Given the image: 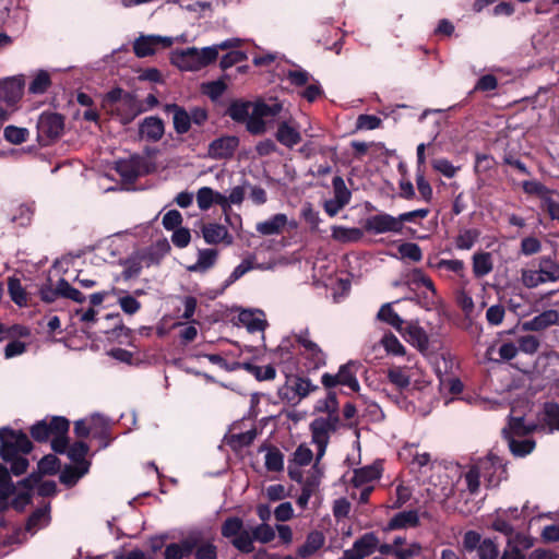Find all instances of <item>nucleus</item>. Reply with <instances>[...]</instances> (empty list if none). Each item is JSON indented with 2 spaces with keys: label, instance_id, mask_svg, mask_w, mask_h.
I'll return each mask as SVG.
<instances>
[{
  "label": "nucleus",
  "instance_id": "nucleus-3",
  "mask_svg": "<svg viewBox=\"0 0 559 559\" xmlns=\"http://www.w3.org/2000/svg\"><path fill=\"white\" fill-rule=\"evenodd\" d=\"M319 385L313 384L311 380L301 374H287L285 383L278 389V397L293 406L297 405L309 394L317 392Z\"/></svg>",
  "mask_w": 559,
  "mask_h": 559
},
{
  "label": "nucleus",
  "instance_id": "nucleus-22",
  "mask_svg": "<svg viewBox=\"0 0 559 559\" xmlns=\"http://www.w3.org/2000/svg\"><path fill=\"white\" fill-rule=\"evenodd\" d=\"M325 544V536L321 531L314 530L308 533L305 543L298 547L297 556L307 559L319 551Z\"/></svg>",
  "mask_w": 559,
  "mask_h": 559
},
{
  "label": "nucleus",
  "instance_id": "nucleus-39",
  "mask_svg": "<svg viewBox=\"0 0 559 559\" xmlns=\"http://www.w3.org/2000/svg\"><path fill=\"white\" fill-rule=\"evenodd\" d=\"M8 292L11 300L19 307L27 306V293L21 284L20 278L11 276L8 278Z\"/></svg>",
  "mask_w": 559,
  "mask_h": 559
},
{
  "label": "nucleus",
  "instance_id": "nucleus-32",
  "mask_svg": "<svg viewBox=\"0 0 559 559\" xmlns=\"http://www.w3.org/2000/svg\"><path fill=\"white\" fill-rule=\"evenodd\" d=\"M479 461L490 462V464H486V468H483L481 476L487 479L490 485H497L500 480L499 478H495L497 471L502 469V472H506L503 460L497 454L489 453L486 457L480 459Z\"/></svg>",
  "mask_w": 559,
  "mask_h": 559
},
{
  "label": "nucleus",
  "instance_id": "nucleus-46",
  "mask_svg": "<svg viewBox=\"0 0 559 559\" xmlns=\"http://www.w3.org/2000/svg\"><path fill=\"white\" fill-rule=\"evenodd\" d=\"M251 546H254V542L267 544L275 538V531L267 523H261L252 527L250 532Z\"/></svg>",
  "mask_w": 559,
  "mask_h": 559
},
{
  "label": "nucleus",
  "instance_id": "nucleus-16",
  "mask_svg": "<svg viewBox=\"0 0 559 559\" xmlns=\"http://www.w3.org/2000/svg\"><path fill=\"white\" fill-rule=\"evenodd\" d=\"M165 133L164 121L157 116L144 118L139 124V134L148 142L159 141Z\"/></svg>",
  "mask_w": 559,
  "mask_h": 559
},
{
  "label": "nucleus",
  "instance_id": "nucleus-34",
  "mask_svg": "<svg viewBox=\"0 0 559 559\" xmlns=\"http://www.w3.org/2000/svg\"><path fill=\"white\" fill-rule=\"evenodd\" d=\"M493 269L489 252H477L473 255V273L476 278L484 277Z\"/></svg>",
  "mask_w": 559,
  "mask_h": 559
},
{
  "label": "nucleus",
  "instance_id": "nucleus-61",
  "mask_svg": "<svg viewBox=\"0 0 559 559\" xmlns=\"http://www.w3.org/2000/svg\"><path fill=\"white\" fill-rule=\"evenodd\" d=\"M25 454L15 455L12 460L4 461L10 463V475L21 476L27 472L29 461L24 456Z\"/></svg>",
  "mask_w": 559,
  "mask_h": 559
},
{
  "label": "nucleus",
  "instance_id": "nucleus-60",
  "mask_svg": "<svg viewBox=\"0 0 559 559\" xmlns=\"http://www.w3.org/2000/svg\"><path fill=\"white\" fill-rule=\"evenodd\" d=\"M428 265L430 267H435L437 270H448L450 272H453L457 275H462L463 271H464V262L462 260H457V259H454V260H445V259H441L439 260L436 264H432L430 261L428 262Z\"/></svg>",
  "mask_w": 559,
  "mask_h": 559
},
{
  "label": "nucleus",
  "instance_id": "nucleus-37",
  "mask_svg": "<svg viewBox=\"0 0 559 559\" xmlns=\"http://www.w3.org/2000/svg\"><path fill=\"white\" fill-rule=\"evenodd\" d=\"M238 366L252 374L258 381L273 380L276 377V370L272 365L261 367L252 362H240Z\"/></svg>",
  "mask_w": 559,
  "mask_h": 559
},
{
  "label": "nucleus",
  "instance_id": "nucleus-33",
  "mask_svg": "<svg viewBox=\"0 0 559 559\" xmlns=\"http://www.w3.org/2000/svg\"><path fill=\"white\" fill-rule=\"evenodd\" d=\"M486 464H490L489 461H478L476 464L472 465L469 469L465 473V481L467 485L468 491L474 495L477 493L480 486V477L483 468H486Z\"/></svg>",
  "mask_w": 559,
  "mask_h": 559
},
{
  "label": "nucleus",
  "instance_id": "nucleus-42",
  "mask_svg": "<svg viewBox=\"0 0 559 559\" xmlns=\"http://www.w3.org/2000/svg\"><path fill=\"white\" fill-rule=\"evenodd\" d=\"M537 428L536 424L526 425L524 421V417H510L509 426L507 432L510 433L511 437H524L532 432H534Z\"/></svg>",
  "mask_w": 559,
  "mask_h": 559
},
{
  "label": "nucleus",
  "instance_id": "nucleus-52",
  "mask_svg": "<svg viewBox=\"0 0 559 559\" xmlns=\"http://www.w3.org/2000/svg\"><path fill=\"white\" fill-rule=\"evenodd\" d=\"M319 486V480L316 476H309L302 484L301 493L297 498V504L300 508H306L308 506L309 499L313 495L314 490Z\"/></svg>",
  "mask_w": 559,
  "mask_h": 559
},
{
  "label": "nucleus",
  "instance_id": "nucleus-54",
  "mask_svg": "<svg viewBox=\"0 0 559 559\" xmlns=\"http://www.w3.org/2000/svg\"><path fill=\"white\" fill-rule=\"evenodd\" d=\"M507 545L511 548H515L519 551L523 552L524 550L530 549L534 545V540L531 536L525 535L522 532H515L508 538Z\"/></svg>",
  "mask_w": 559,
  "mask_h": 559
},
{
  "label": "nucleus",
  "instance_id": "nucleus-30",
  "mask_svg": "<svg viewBox=\"0 0 559 559\" xmlns=\"http://www.w3.org/2000/svg\"><path fill=\"white\" fill-rule=\"evenodd\" d=\"M405 338L408 343L416 346L420 352L428 349V335L419 325L408 324L405 330Z\"/></svg>",
  "mask_w": 559,
  "mask_h": 559
},
{
  "label": "nucleus",
  "instance_id": "nucleus-51",
  "mask_svg": "<svg viewBox=\"0 0 559 559\" xmlns=\"http://www.w3.org/2000/svg\"><path fill=\"white\" fill-rule=\"evenodd\" d=\"M60 460L55 454H47L39 460L37 471L41 476L56 475L60 468Z\"/></svg>",
  "mask_w": 559,
  "mask_h": 559
},
{
  "label": "nucleus",
  "instance_id": "nucleus-17",
  "mask_svg": "<svg viewBox=\"0 0 559 559\" xmlns=\"http://www.w3.org/2000/svg\"><path fill=\"white\" fill-rule=\"evenodd\" d=\"M171 62L185 71H197L202 69L199 58V49L195 47L178 50L173 53Z\"/></svg>",
  "mask_w": 559,
  "mask_h": 559
},
{
  "label": "nucleus",
  "instance_id": "nucleus-50",
  "mask_svg": "<svg viewBox=\"0 0 559 559\" xmlns=\"http://www.w3.org/2000/svg\"><path fill=\"white\" fill-rule=\"evenodd\" d=\"M336 409H340L336 391L326 392V396L324 399L318 400L314 404L316 413L329 414Z\"/></svg>",
  "mask_w": 559,
  "mask_h": 559
},
{
  "label": "nucleus",
  "instance_id": "nucleus-1",
  "mask_svg": "<svg viewBox=\"0 0 559 559\" xmlns=\"http://www.w3.org/2000/svg\"><path fill=\"white\" fill-rule=\"evenodd\" d=\"M34 444L22 429L9 426L0 428V457L2 461L12 460L19 454H29ZM16 485L10 476L9 468L0 463V513L8 510V499L15 493Z\"/></svg>",
  "mask_w": 559,
  "mask_h": 559
},
{
  "label": "nucleus",
  "instance_id": "nucleus-27",
  "mask_svg": "<svg viewBox=\"0 0 559 559\" xmlns=\"http://www.w3.org/2000/svg\"><path fill=\"white\" fill-rule=\"evenodd\" d=\"M382 476V468L378 464H372L354 469L352 484L354 487H361L370 481L380 479Z\"/></svg>",
  "mask_w": 559,
  "mask_h": 559
},
{
  "label": "nucleus",
  "instance_id": "nucleus-40",
  "mask_svg": "<svg viewBox=\"0 0 559 559\" xmlns=\"http://www.w3.org/2000/svg\"><path fill=\"white\" fill-rule=\"evenodd\" d=\"M480 230L477 228H465L460 230L455 237V247L460 250H469L478 241Z\"/></svg>",
  "mask_w": 559,
  "mask_h": 559
},
{
  "label": "nucleus",
  "instance_id": "nucleus-11",
  "mask_svg": "<svg viewBox=\"0 0 559 559\" xmlns=\"http://www.w3.org/2000/svg\"><path fill=\"white\" fill-rule=\"evenodd\" d=\"M364 230L374 235L385 233L401 234L397 217L384 212L367 217L364 223Z\"/></svg>",
  "mask_w": 559,
  "mask_h": 559
},
{
  "label": "nucleus",
  "instance_id": "nucleus-18",
  "mask_svg": "<svg viewBox=\"0 0 559 559\" xmlns=\"http://www.w3.org/2000/svg\"><path fill=\"white\" fill-rule=\"evenodd\" d=\"M116 110L117 115L120 117L121 123L128 124L132 122L136 116L145 111V108L133 94L127 93L123 98V104Z\"/></svg>",
  "mask_w": 559,
  "mask_h": 559
},
{
  "label": "nucleus",
  "instance_id": "nucleus-35",
  "mask_svg": "<svg viewBox=\"0 0 559 559\" xmlns=\"http://www.w3.org/2000/svg\"><path fill=\"white\" fill-rule=\"evenodd\" d=\"M218 257L216 249H200L198 252V261L194 265L188 267L191 272L206 271L214 266Z\"/></svg>",
  "mask_w": 559,
  "mask_h": 559
},
{
  "label": "nucleus",
  "instance_id": "nucleus-21",
  "mask_svg": "<svg viewBox=\"0 0 559 559\" xmlns=\"http://www.w3.org/2000/svg\"><path fill=\"white\" fill-rule=\"evenodd\" d=\"M24 83L17 78H9L0 83V99L9 105L16 104L23 93Z\"/></svg>",
  "mask_w": 559,
  "mask_h": 559
},
{
  "label": "nucleus",
  "instance_id": "nucleus-25",
  "mask_svg": "<svg viewBox=\"0 0 559 559\" xmlns=\"http://www.w3.org/2000/svg\"><path fill=\"white\" fill-rule=\"evenodd\" d=\"M287 224V215L277 213L264 222H259L255 230L263 236L278 235Z\"/></svg>",
  "mask_w": 559,
  "mask_h": 559
},
{
  "label": "nucleus",
  "instance_id": "nucleus-12",
  "mask_svg": "<svg viewBox=\"0 0 559 559\" xmlns=\"http://www.w3.org/2000/svg\"><path fill=\"white\" fill-rule=\"evenodd\" d=\"M239 146V138L236 135H223L209 144L207 155L212 159H230Z\"/></svg>",
  "mask_w": 559,
  "mask_h": 559
},
{
  "label": "nucleus",
  "instance_id": "nucleus-2",
  "mask_svg": "<svg viewBox=\"0 0 559 559\" xmlns=\"http://www.w3.org/2000/svg\"><path fill=\"white\" fill-rule=\"evenodd\" d=\"M283 110V104L277 98L257 99L255 102L236 99L230 103L226 115L237 123H246L247 131L252 135L266 132L267 117H276Z\"/></svg>",
  "mask_w": 559,
  "mask_h": 559
},
{
  "label": "nucleus",
  "instance_id": "nucleus-31",
  "mask_svg": "<svg viewBox=\"0 0 559 559\" xmlns=\"http://www.w3.org/2000/svg\"><path fill=\"white\" fill-rule=\"evenodd\" d=\"M364 228L333 226L332 237L343 243L358 242L364 237Z\"/></svg>",
  "mask_w": 559,
  "mask_h": 559
},
{
  "label": "nucleus",
  "instance_id": "nucleus-14",
  "mask_svg": "<svg viewBox=\"0 0 559 559\" xmlns=\"http://www.w3.org/2000/svg\"><path fill=\"white\" fill-rule=\"evenodd\" d=\"M91 435L94 439L98 440V450H104L109 447L114 440L109 419L99 414L92 415Z\"/></svg>",
  "mask_w": 559,
  "mask_h": 559
},
{
  "label": "nucleus",
  "instance_id": "nucleus-63",
  "mask_svg": "<svg viewBox=\"0 0 559 559\" xmlns=\"http://www.w3.org/2000/svg\"><path fill=\"white\" fill-rule=\"evenodd\" d=\"M257 437V430L250 429L245 432L233 435L230 438L231 447L234 448H246L253 443Z\"/></svg>",
  "mask_w": 559,
  "mask_h": 559
},
{
  "label": "nucleus",
  "instance_id": "nucleus-59",
  "mask_svg": "<svg viewBox=\"0 0 559 559\" xmlns=\"http://www.w3.org/2000/svg\"><path fill=\"white\" fill-rule=\"evenodd\" d=\"M522 188H523V191L526 194L536 195L540 200L546 194H551L552 193V191L549 188H547L545 185H543L542 182H539L537 180H526V181H523Z\"/></svg>",
  "mask_w": 559,
  "mask_h": 559
},
{
  "label": "nucleus",
  "instance_id": "nucleus-20",
  "mask_svg": "<svg viewBox=\"0 0 559 559\" xmlns=\"http://www.w3.org/2000/svg\"><path fill=\"white\" fill-rule=\"evenodd\" d=\"M559 324V312L554 309L545 310L530 321L522 324L523 331H543L551 325Z\"/></svg>",
  "mask_w": 559,
  "mask_h": 559
},
{
  "label": "nucleus",
  "instance_id": "nucleus-53",
  "mask_svg": "<svg viewBox=\"0 0 559 559\" xmlns=\"http://www.w3.org/2000/svg\"><path fill=\"white\" fill-rule=\"evenodd\" d=\"M516 527H519V525H514L509 521L508 512H502L501 514H498L497 518L491 523V528L493 531L502 533L508 538H510V536L514 533Z\"/></svg>",
  "mask_w": 559,
  "mask_h": 559
},
{
  "label": "nucleus",
  "instance_id": "nucleus-10",
  "mask_svg": "<svg viewBox=\"0 0 559 559\" xmlns=\"http://www.w3.org/2000/svg\"><path fill=\"white\" fill-rule=\"evenodd\" d=\"M171 37L159 35H141L133 43V52L138 58H145L155 55L157 47L168 48L173 45Z\"/></svg>",
  "mask_w": 559,
  "mask_h": 559
},
{
  "label": "nucleus",
  "instance_id": "nucleus-26",
  "mask_svg": "<svg viewBox=\"0 0 559 559\" xmlns=\"http://www.w3.org/2000/svg\"><path fill=\"white\" fill-rule=\"evenodd\" d=\"M419 525V515L416 510L402 511L396 513L388 523L386 531H395Z\"/></svg>",
  "mask_w": 559,
  "mask_h": 559
},
{
  "label": "nucleus",
  "instance_id": "nucleus-47",
  "mask_svg": "<svg viewBox=\"0 0 559 559\" xmlns=\"http://www.w3.org/2000/svg\"><path fill=\"white\" fill-rule=\"evenodd\" d=\"M51 85V79L47 71L39 70L33 81L29 83L28 92L34 95H40L48 91Z\"/></svg>",
  "mask_w": 559,
  "mask_h": 559
},
{
  "label": "nucleus",
  "instance_id": "nucleus-28",
  "mask_svg": "<svg viewBox=\"0 0 559 559\" xmlns=\"http://www.w3.org/2000/svg\"><path fill=\"white\" fill-rule=\"evenodd\" d=\"M504 438L508 440L509 449L514 456L524 457L530 454L535 448V441L532 439L518 440L507 432V429L502 430Z\"/></svg>",
  "mask_w": 559,
  "mask_h": 559
},
{
  "label": "nucleus",
  "instance_id": "nucleus-44",
  "mask_svg": "<svg viewBox=\"0 0 559 559\" xmlns=\"http://www.w3.org/2000/svg\"><path fill=\"white\" fill-rule=\"evenodd\" d=\"M239 321L247 328L250 333L262 332L267 325L265 320L254 316L250 310H243L238 316Z\"/></svg>",
  "mask_w": 559,
  "mask_h": 559
},
{
  "label": "nucleus",
  "instance_id": "nucleus-6",
  "mask_svg": "<svg viewBox=\"0 0 559 559\" xmlns=\"http://www.w3.org/2000/svg\"><path fill=\"white\" fill-rule=\"evenodd\" d=\"M115 170L123 182L134 183L141 176L154 171V165L144 156L132 155L127 159L116 162Z\"/></svg>",
  "mask_w": 559,
  "mask_h": 559
},
{
  "label": "nucleus",
  "instance_id": "nucleus-19",
  "mask_svg": "<svg viewBox=\"0 0 559 559\" xmlns=\"http://www.w3.org/2000/svg\"><path fill=\"white\" fill-rule=\"evenodd\" d=\"M275 139L280 144L292 150L301 142V134L289 121L283 120L277 124Z\"/></svg>",
  "mask_w": 559,
  "mask_h": 559
},
{
  "label": "nucleus",
  "instance_id": "nucleus-48",
  "mask_svg": "<svg viewBox=\"0 0 559 559\" xmlns=\"http://www.w3.org/2000/svg\"><path fill=\"white\" fill-rule=\"evenodd\" d=\"M265 468L269 472H281L284 469V455L276 447L271 445L265 455Z\"/></svg>",
  "mask_w": 559,
  "mask_h": 559
},
{
  "label": "nucleus",
  "instance_id": "nucleus-23",
  "mask_svg": "<svg viewBox=\"0 0 559 559\" xmlns=\"http://www.w3.org/2000/svg\"><path fill=\"white\" fill-rule=\"evenodd\" d=\"M359 366L360 365L358 362L353 360L340 366L336 373L340 380V385L348 386L352 391L358 392L360 390V384L357 379Z\"/></svg>",
  "mask_w": 559,
  "mask_h": 559
},
{
  "label": "nucleus",
  "instance_id": "nucleus-24",
  "mask_svg": "<svg viewBox=\"0 0 559 559\" xmlns=\"http://www.w3.org/2000/svg\"><path fill=\"white\" fill-rule=\"evenodd\" d=\"M166 111L173 114V123L176 133L186 134L191 128V117L189 112L177 104L166 105Z\"/></svg>",
  "mask_w": 559,
  "mask_h": 559
},
{
  "label": "nucleus",
  "instance_id": "nucleus-36",
  "mask_svg": "<svg viewBox=\"0 0 559 559\" xmlns=\"http://www.w3.org/2000/svg\"><path fill=\"white\" fill-rule=\"evenodd\" d=\"M536 271L545 280V283L556 282L559 280V263L550 257L540 258L538 269Z\"/></svg>",
  "mask_w": 559,
  "mask_h": 559
},
{
  "label": "nucleus",
  "instance_id": "nucleus-5",
  "mask_svg": "<svg viewBox=\"0 0 559 559\" xmlns=\"http://www.w3.org/2000/svg\"><path fill=\"white\" fill-rule=\"evenodd\" d=\"M70 420L63 416H50L37 420L29 427L31 438L38 443H46L57 433L69 432Z\"/></svg>",
  "mask_w": 559,
  "mask_h": 559
},
{
  "label": "nucleus",
  "instance_id": "nucleus-41",
  "mask_svg": "<svg viewBox=\"0 0 559 559\" xmlns=\"http://www.w3.org/2000/svg\"><path fill=\"white\" fill-rule=\"evenodd\" d=\"M34 213V202L20 204L12 214L11 222L21 227H26L31 224Z\"/></svg>",
  "mask_w": 559,
  "mask_h": 559
},
{
  "label": "nucleus",
  "instance_id": "nucleus-8",
  "mask_svg": "<svg viewBox=\"0 0 559 559\" xmlns=\"http://www.w3.org/2000/svg\"><path fill=\"white\" fill-rule=\"evenodd\" d=\"M340 409L329 413L328 417H318L310 424L312 441L319 448V454H323L329 442V433L335 432L340 427Z\"/></svg>",
  "mask_w": 559,
  "mask_h": 559
},
{
  "label": "nucleus",
  "instance_id": "nucleus-43",
  "mask_svg": "<svg viewBox=\"0 0 559 559\" xmlns=\"http://www.w3.org/2000/svg\"><path fill=\"white\" fill-rule=\"evenodd\" d=\"M542 420L549 427L550 431L559 430V404L546 402L543 406Z\"/></svg>",
  "mask_w": 559,
  "mask_h": 559
},
{
  "label": "nucleus",
  "instance_id": "nucleus-45",
  "mask_svg": "<svg viewBox=\"0 0 559 559\" xmlns=\"http://www.w3.org/2000/svg\"><path fill=\"white\" fill-rule=\"evenodd\" d=\"M378 319L380 321H383L388 324H390L391 326H393L394 329H396L397 331H402L403 330V324H404V321L403 319L395 312V310L392 308L391 304H384L378 314H377Z\"/></svg>",
  "mask_w": 559,
  "mask_h": 559
},
{
  "label": "nucleus",
  "instance_id": "nucleus-9",
  "mask_svg": "<svg viewBox=\"0 0 559 559\" xmlns=\"http://www.w3.org/2000/svg\"><path fill=\"white\" fill-rule=\"evenodd\" d=\"M297 342L304 347L300 356L305 360L302 362L301 372H310L318 370L325 365V354L319 345L302 335L297 337Z\"/></svg>",
  "mask_w": 559,
  "mask_h": 559
},
{
  "label": "nucleus",
  "instance_id": "nucleus-29",
  "mask_svg": "<svg viewBox=\"0 0 559 559\" xmlns=\"http://www.w3.org/2000/svg\"><path fill=\"white\" fill-rule=\"evenodd\" d=\"M90 452V445L84 441L73 442L68 450V457L78 466L90 469L91 462L85 457Z\"/></svg>",
  "mask_w": 559,
  "mask_h": 559
},
{
  "label": "nucleus",
  "instance_id": "nucleus-64",
  "mask_svg": "<svg viewBox=\"0 0 559 559\" xmlns=\"http://www.w3.org/2000/svg\"><path fill=\"white\" fill-rule=\"evenodd\" d=\"M479 559H497L499 550L490 538H485L477 549Z\"/></svg>",
  "mask_w": 559,
  "mask_h": 559
},
{
  "label": "nucleus",
  "instance_id": "nucleus-7",
  "mask_svg": "<svg viewBox=\"0 0 559 559\" xmlns=\"http://www.w3.org/2000/svg\"><path fill=\"white\" fill-rule=\"evenodd\" d=\"M64 130V117L57 112H43L37 122V139L41 146H48L59 139Z\"/></svg>",
  "mask_w": 559,
  "mask_h": 559
},
{
  "label": "nucleus",
  "instance_id": "nucleus-57",
  "mask_svg": "<svg viewBox=\"0 0 559 559\" xmlns=\"http://www.w3.org/2000/svg\"><path fill=\"white\" fill-rule=\"evenodd\" d=\"M3 136L12 144H22L27 140L28 130L11 124L4 128Z\"/></svg>",
  "mask_w": 559,
  "mask_h": 559
},
{
  "label": "nucleus",
  "instance_id": "nucleus-49",
  "mask_svg": "<svg viewBox=\"0 0 559 559\" xmlns=\"http://www.w3.org/2000/svg\"><path fill=\"white\" fill-rule=\"evenodd\" d=\"M193 545L185 540L181 544L171 543L166 546L165 559H182L192 552Z\"/></svg>",
  "mask_w": 559,
  "mask_h": 559
},
{
  "label": "nucleus",
  "instance_id": "nucleus-56",
  "mask_svg": "<svg viewBox=\"0 0 559 559\" xmlns=\"http://www.w3.org/2000/svg\"><path fill=\"white\" fill-rule=\"evenodd\" d=\"M381 343L388 354L394 356H404L406 354L405 347L393 333L385 334Z\"/></svg>",
  "mask_w": 559,
  "mask_h": 559
},
{
  "label": "nucleus",
  "instance_id": "nucleus-62",
  "mask_svg": "<svg viewBox=\"0 0 559 559\" xmlns=\"http://www.w3.org/2000/svg\"><path fill=\"white\" fill-rule=\"evenodd\" d=\"M334 189V199L349 203L352 192L347 189L344 179L341 176H335L332 180Z\"/></svg>",
  "mask_w": 559,
  "mask_h": 559
},
{
  "label": "nucleus",
  "instance_id": "nucleus-58",
  "mask_svg": "<svg viewBox=\"0 0 559 559\" xmlns=\"http://www.w3.org/2000/svg\"><path fill=\"white\" fill-rule=\"evenodd\" d=\"M399 253L403 259L419 262L423 259L420 247L415 242H403L399 246Z\"/></svg>",
  "mask_w": 559,
  "mask_h": 559
},
{
  "label": "nucleus",
  "instance_id": "nucleus-15",
  "mask_svg": "<svg viewBox=\"0 0 559 559\" xmlns=\"http://www.w3.org/2000/svg\"><path fill=\"white\" fill-rule=\"evenodd\" d=\"M201 233L204 241L209 245H217L219 242L231 245L234 240L228 229L217 223H201Z\"/></svg>",
  "mask_w": 559,
  "mask_h": 559
},
{
  "label": "nucleus",
  "instance_id": "nucleus-38",
  "mask_svg": "<svg viewBox=\"0 0 559 559\" xmlns=\"http://www.w3.org/2000/svg\"><path fill=\"white\" fill-rule=\"evenodd\" d=\"M90 469L78 465H66L61 471L59 480L62 485L71 488L76 485L81 477L88 473Z\"/></svg>",
  "mask_w": 559,
  "mask_h": 559
},
{
  "label": "nucleus",
  "instance_id": "nucleus-55",
  "mask_svg": "<svg viewBox=\"0 0 559 559\" xmlns=\"http://www.w3.org/2000/svg\"><path fill=\"white\" fill-rule=\"evenodd\" d=\"M388 379L401 391L411 384L409 376L401 367L390 368L388 370Z\"/></svg>",
  "mask_w": 559,
  "mask_h": 559
},
{
  "label": "nucleus",
  "instance_id": "nucleus-13",
  "mask_svg": "<svg viewBox=\"0 0 559 559\" xmlns=\"http://www.w3.org/2000/svg\"><path fill=\"white\" fill-rule=\"evenodd\" d=\"M379 538L373 532L365 533L356 539L350 549H346L345 559H364L374 552Z\"/></svg>",
  "mask_w": 559,
  "mask_h": 559
},
{
  "label": "nucleus",
  "instance_id": "nucleus-4",
  "mask_svg": "<svg viewBox=\"0 0 559 559\" xmlns=\"http://www.w3.org/2000/svg\"><path fill=\"white\" fill-rule=\"evenodd\" d=\"M221 534L224 538L241 554H251L254 546H251L250 532L245 530L243 521L239 516H228L221 525Z\"/></svg>",
  "mask_w": 559,
  "mask_h": 559
}]
</instances>
